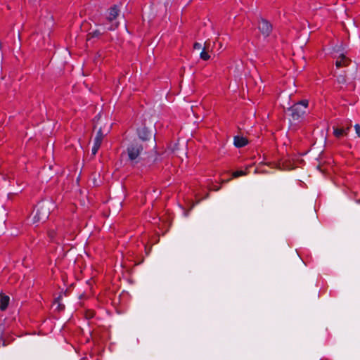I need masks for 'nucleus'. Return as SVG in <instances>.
I'll list each match as a JSON object with an SVG mask.
<instances>
[{
    "label": "nucleus",
    "mask_w": 360,
    "mask_h": 360,
    "mask_svg": "<svg viewBox=\"0 0 360 360\" xmlns=\"http://www.w3.org/2000/svg\"><path fill=\"white\" fill-rule=\"evenodd\" d=\"M145 146L141 140L134 139L131 141L126 149L127 162L131 166L137 165L141 160V154Z\"/></svg>",
    "instance_id": "obj_1"
},
{
    "label": "nucleus",
    "mask_w": 360,
    "mask_h": 360,
    "mask_svg": "<svg viewBox=\"0 0 360 360\" xmlns=\"http://www.w3.org/2000/svg\"><path fill=\"white\" fill-rule=\"evenodd\" d=\"M120 13V10L118 9L116 5L110 7L108 10V14L105 18H101L99 20V24L105 25L106 22H110L111 25L106 28L107 30H114L116 29L119 23L115 21L118 16Z\"/></svg>",
    "instance_id": "obj_2"
},
{
    "label": "nucleus",
    "mask_w": 360,
    "mask_h": 360,
    "mask_svg": "<svg viewBox=\"0 0 360 360\" xmlns=\"http://www.w3.org/2000/svg\"><path fill=\"white\" fill-rule=\"evenodd\" d=\"M308 104L307 100H302L288 108V110L291 112L290 115L294 121H300L306 113Z\"/></svg>",
    "instance_id": "obj_3"
},
{
    "label": "nucleus",
    "mask_w": 360,
    "mask_h": 360,
    "mask_svg": "<svg viewBox=\"0 0 360 360\" xmlns=\"http://www.w3.org/2000/svg\"><path fill=\"white\" fill-rule=\"evenodd\" d=\"M258 29L264 37H267L272 32V25L267 20L261 18L258 22Z\"/></svg>",
    "instance_id": "obj_4"
},
{
    "label": "nucleus",
    "mask_w": 360,
    "mask_h": 360,
    "mask_svg": "<svg viewBox=\"0 0 360 360\" xmlns=\"http://www.w3.org/2000/svg\"><path fill=\"white\" fill-rule=\"evenodd\" d=\"M103 137H104V135L102 132V130L101 129H100L97 134H96V136L94 139V146L92 148V150H91V153H92V155H95L98 149L100 148L101 147V143L103 141Z\"/></svg>",
    "instance_id": "obj_5"
},
{
    "label": "nucleus",
    "mask_w": 360,
    "mask_h": 360,
    "mask_svg": "<svg viewBox=\"0 0 360 360\" xmlns=\"http://www.w3.org/2000/svg\"><path fill=\"white\" fill-rule=\"evenodd\" d=\"M151 135L152 134L148 129L146 127H143L138 129L139 138L137 139L141 140L142 143L144 144V142L148 140Z\"/></svg>",
    "instance_id": "obj_6"
},
{
    "label": "nucleus",
    "mask_w": 360,
    "mask_h": 360,
    "mask_svg": "<svg viewBox=\"0 0 360 360\" xmlns=\"http://www.w3.org/2000/svg\"><path fill=\"white\" fill-rule=\"evenodd\" d=\"M350 60L341 54L335 61V65L338 68L347 66L349 64Z\"/></svg>",
    "instance_id": "obj_7"
},
{
    "label": "nucleus",
    "mask_w": 360,
    "mask_h": 360,
    "mask_svg": "<svg viewBox=\"0 0 360 360\" xmlns=\"http://www.w3.org/2000/svg\"><path fill=\"white\" fill-rule=\"evenodd\" d=\"M248 143L247 138L240 136L234 137V145L236 148H242Z\"/></svg>",
    "instance_id": "obj_8"
},
{
    "label": "nucleus",
    "mask_w": 360,
    "mask_h": 360,
    "mask_svg": "<svg viewBox=\"0 0 360 360\" xmlns=\"http://www.w3.org/2000/svg\"><path fill=\"white\" fill-rule=\"evenodd\" d=\"M9 303V297L0 294V309L4 311Z\"/></svg>",
    "instance_id": "obj_9"
},
{
    "label": "nucleus",
    "mask_w": 360,
    "mask_h": 360,
    "mask_svg": "<svg viewBox=\"0 0 360 360\" xmlns=\"http://www.w3.org/2000/svg\"><path fill=\"white\" fill-rule=\"evenodd\" d=\"M105 32V30L104 32H101L99 30H96L91 32H89L87 36H86V40L87 41H90L92 39L94 38H100L103 34Z\"/></svg>",
    "instance_id": "obj_10"
},
{
    "label": "nucleus",
    "mask_w": 360,
    "mask_h": 360,
    "mask_svg": "<svg viewBox=\"0 0 360 360\" xmlns=\"http://www.w3.org/2000/svg\"><path fill=\"white\" fill-rule=\"evenodd\" d=\"M333 134L336 138L340 139L347 134V131L343 128L333 127Z\"/></svg>",
    "instance_id": "obj_11"
},
{
    "label": "nucleus",
    "mask_w": 360,
    "mask_h": 360,
    "mask_svg": "<svg viewBox=\"0 0 360 360\" xmlns=\"http://www.w3.org/2000/svg\"><path fill=\"white\" fill-rule=\"evenodd\" d=\"M206 49H207V43L205 44L203 50L200 53V58L203 60H207L210 58V56L209 55L208 52L206 51Z\"/></svg>",
    "instance_id": "obj_12"
},
{
    "label": "nucleus",
    "mask_w": 360,
    "mask_h": 360,
    "mask_svg": "<svg viewBox=\"0 0 360 360\" xmlns=\"http://www.w3.org/2000/svg\"><path fill=\"white\" fill-rule=\"evenodd\" d=\"M60 296L58 297V298H56L55 300V302H54V304H57V307H56V309L58 310V311H61L64 310V309H65V305L60 303Z\"/></svg>",
    "instance_id": "obj_13"
},
{
    "label": "nucleus",
    "mask_w": 360,
    "mask_h": 360,
    "mask_svg": "<svg viewBox=\"0 0 360 360\" xmlns=\"http://www.w3.org/2000/svg\"><path fill=\"white\" fill-rule=\"evenodd\" d=\"M246 174V172L245 171H243V170H238V171H236L233 173L232 176L234 177V178H237V177H239L240 176H243V175H245Z\"/></svg>",
    "instance_id": "obj_14"
},
{
    "label": "nucleus",
    "mask_w": 360,
    "mask_h": 360,
    "mask_svg": "<svg viewBox=\"0 0 360 360\" xmlns=\"http://www.w3.org/2000/svg\"><path fill=\"white\" fill-rule=\"evenodd\" d=\"M94 316V311L89 310V311H87L86 312V319H89L93 318Z\"/></svg>",
    "instance_id": "obj_15"
},
{
    "label": "nucleus",
    "mask_w": 360,
    "mask_h": 360,
    "mask_svg": "<svg viewBox=\"0 0 360 360\" xmlns=\"http://www.w3.org/2000/svg\"><path fill=\"white\" fill-rule=\"evenodd\" d=\"M201 47H202L201 44H200L198 42H195L193 44V49H201Z\"/></svg>",
    "instance_id": "obj_16"
},
{
    "label": "nucleus",
    "mask_w": 360,
    "mask_h": 360,
    "mask_svg": "<svg viewBox=\"0 0 360 360\" xmlns=\"http://www.w3.org/2000/svg\"><path fill=\"white\" fill-rule=\"evenodd\" d=\"M356 134L359 136H360V125L359 124H355L354 126Z\"/></svg>",
    "instance_id": "obj_17"
},
{
    "label": "nucleus",
    "mask_w": 360,
    "mask_h": 360,
    "mask_svg": "<svg viewBox=\"0 0 360 360\" xmlns=\"http://www.w3.org/2000/svg\"><path fill=\"white\" fill-rule=\"evenodd\" d=\"M219 188H220V187H219V186H216V185H214L212 189L213 191H219Z\"/></svg>",
    "instance_id": "obj_18"
},
{
    "label": "nucleus",
    "mask_w": 360,
    "mask_h": 360,
    "mask_svg": "<svg viewBox=\"0 0 360 360\" xmlns=\"http://www.w3.org/2000/svg\"><path fill=\"white\" fill-rule=\"evenodd\" d=\"M3 345L4 346H6L7 345V343H6V340H3Z\"/></svg>",
    "instance_id": "obj_19"
},
{
    "label": "nucleus",
    "mask_w": 360,
    "mask_h": 360,
    "mask_svg": "<svg viewBox=\"0 0 360 360\" xmlns=\"http://www.w3.org/2000/svg\"><path fill=\"white\" fill-rule=\"evenodd\" d=\"M2 340V335L0 334V342Z\"/></svg>",
    "instance_id": "obj_20"
},
{
    "label": "nucleus",
    "mask_w": 360,
    "mask_h": 360,
    "mask_svg": "<svg viewBox=\"0 0 360 360\" xmlns=\"http://www.w3.org/2000/svg\"><path fill=\"white\" fill-rule=\"evenodd\" d=\"M51 237H53V233H50Z\"/></svg>",
    "instance_id": "obj_21"
},
{
    "label": "nucleus",
    "mask_w": 360,
    "mask_h": 360,
    "mask_svg": "<svg viewBox=\"0 0 360 360\" xmlns=\"http://www.w3.org/2000/svg\"><path fill=\"white\" fill-rule=\"evenodd\" d=\"M51 237H53V233H50Z\"/></svg>",
    "instance_id": "obj_22"
},
{
    "label": "nucleus",
    "mask_w": 360,
    "mask_h": 360,
    "mask_svg": "<svg viewBox=\"0 0 360 360\" xmlns=\"http://www.w3.org/2000/svg\"><path fill=\"white\" fill-rule=\"evenodd\" d=\"M356 201L357 202H360V200H357V199L356 200Z\"/></svg>",
    "instance_id": "obj_23"
}]
</instances>
